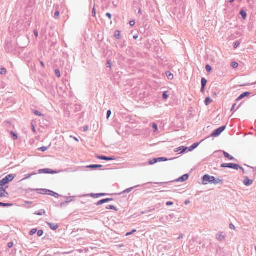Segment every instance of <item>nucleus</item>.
Listing matches in <instances>:
<instances>
[{"mask_svg":"<svg viewBox=\"0 0 256 256\" xmlns=\"http://www.w3.org/2000/svg\"><path fill=\"white\" fill-rule=\"evenodd\" d=\"M16 176L14 174H10L0 180V186H3L6 184L12 182L15 178Z\"/></svg>","mask_w":256,"mask_h":256,"instance_id":"f257e3e1","label":"nucleus"},{"mask_svg":"<svg viewBox=\"0 0 256 256\" xmlns=\"http://www.w3.org/2000/svg\"><path fill=\"white\" fill-rule=\"evenodd\" d=\"M226 238L223 232H218L216 235V238L220 242L223 241Z\"/></svg>","mask_w":256,"mask_h":256,"instance_id":"1a4fd4ad","label":"nucleus"},{"mask_svg":"<svg viewBox=\"0 0 256 256\" xmlns=\"http://www.w3.org/2000/svg\"><path fill=\"white\" fill-rule=\"evenodd\" d=\"M136 230H132L131 232H128L126 234V236H130V235H131L132 234H133L134 232H136Z\"/></svg>","mask_w":256,"mask_h":256,"instance_id":"09e8293b","label":"nucleus"},{"mask_svg":"<svg viewBox=\"0 0 256 256\" xmlns=\"http://www.w3.org/2000/svg\"><path fill=\"white\" fill-rule=\"evenodd\" d=\"M200 144L199 142H195L192 144L190 147L188 148V150L189 152H192L195 148H196Z\"/></svg>","mask_w":256,"mask_h":256,"instance_id":"2eb2a0df","label":"nucleus"},{"mask_svg":"<svg viewBox=\"0 0 256 256\" xmlns=\"http://www.w3.org/2000/svg\"><path fill=\"white\" fill-rule=\"evenodd\" d=\"M37 232V235L38 236H41L44 234V231L42 230H38Z\"/></svg>","mask_w":256,"mask_h":256,"instance_id":"ea45409f","label":"nucleus"},{"mask_svg":"<svg viewBox=\"0 0 256 256\" xmlns=\"http://www.w3.org/2000/svg\"><path fill=\"white\" fill-rule=\"evenodd\" d=\"M214 180V177L208 174H205L202 177V182L203 184H207L208 183L213 184Z\"/></svg>","mask_w":256,"mask_h":256,"instance_id":"f03ea898","label":"nucleus"},{"mask_svg":"<svg viewBox=\"0 0 256 256\" xmlns=\"http://www.w3.org/2000/svg\"><path fill=\"white\" fill-rule=\"evenodd\" d=\"M106 210H114L116 211L118 210L117 208L114 206H112V205L107 206L106 207Z\"/></svg>","mask_w":256,"mask_h":256,"instance_id":"c85d7f7f","label":"nucleus"},{"mask_svg":"<svg viewBox=\"0 0 256 256\" xmlns=\"http://www.w3.org/2000/svg\"><path fill=\"white\" fill-rule=\"evenodd\" d=\"M130 26H134L135 24L134 20H130Z\"/></svg>","mask_w":256,"mask_h":256,"instance_id":"4d7b16f0","label":"nucleus"},{"mask_svg":"<svg viewBox=\"0 0 256 256\" xmlns=\"http://www.w3.org/2000/svg\"><path fill=\"white\" fill-rule=\"evenodd\" d=\"M188 177H189L188 174H185L181 176L178 179H177L175 181L177 182H184L186 180H188Z\"/></svg>","mask_w":256,"mask_h":256,"instance_id":"0eeeda50","label":"nucleus"},{"mask_svg":"<svg viewBox=\"0 0 256 256\" xmlns=\"http://www.w3.org/2000/svg\"><path fill=\"white\" fill-rule=\"evenodd\" d=\"M8 186H6L5 188H4L3 186H0V192H5L6 189L8 188Z\"/></svg>","mask_w":256,"mask_h":256,"instance_id":"a18cd8bd","label":"nucleus"},{"mask_svg":"<svg viewBox=\"0 0 256 256\" xmlns=\"http://www.w3.org/2000/svg\"><path fill=\"white\" fill-rule=\"evenodd\" d=\"M60 12L59 11L57 10L54 12V18H56L59 16Z\"/></svg>","mask_w":256,"mask_h":256,"instance_id":"8fccbe9b","label":"nucleus"},{"mask_svg":"<svg viewBox=\"0 0 256 256\" xmlns=\"http://www.w3.org/2000/svg\"><path fill=\"white\" fill-rule=\"evenodd\" d=\"M37 229L36 228H33L32 229L30 232V236H32L34 235V234H35L36 232H37Z\"/></svg>","mask_w":256,"mask_h":256,"instance_id":"c9c22d12","label":"nucleus"},{"mask_svg":"<svg viewBox=\"0 0 256 256\" xmlns=\"http://www.w3.org/2000/svg\"><path fill=\"white\" fill-rule=\"evenodd\" d=\"M114 36L116 38L120 39V32L119 30L115 31Z\"/></svg>","mask_w":256,"mask_h":256,"instance_id":"cd10ccee","label":"nucleus"},{"mask_svg":"<svg viewBox=\"0 0 256 256\" xmlns=\"http://www.w3.org/2000/svg\"><path fill=\"white\" fill-rule=\"evenodd\" d=\"M240 14L242 16L244 20H245L246 18L247 14L246 12L244 10H240Z\"/></svg>","mask_w":256,"mask_h":256,"instance_id":"a878e982","label":"nucleus"},{"mask_svg":"<svg viewBox=\"0 0 256 256\" xmlns=\"http://www.w3.org/2000/svg\"><path fill=\"white\" fill-rule=\"evenodd\" d=\"M111 66H112V65H111L110 60H109L108 61V62L106 63V67L107 68H111Z\"/></svg>","mask_w":256,"mask_h":256,"instance_id":"3c124183","label":"nucleus"},{"mask_svg":"<svg viewBox=\"0 0 256 256\" xmlns=\"http://www.w3.org/2000/svg\"><path fill=\"white\" fill-rule=\"evenodd\" d=\"M48 192V195L53 196L55 198H58L60 196V195L58 193L54 192L52 190H49V191Z\"/></svg>","mask_w":256,"mask_h":256,"instance_id":"a211bd4d","label":"nucleus"},{"mask_svg":"<svg viewBox=\"0 0 256 256\" xmlns=\"http://www.w3.org/2000/svg\"><path fill=\"white\" fill-rule=\"evenodd\" d=\"M250 94V92H244L242 94L237 98L236 100L237 101L240 100H242V98H245L246 96H248Z\"/></svg>","mask_w":256,"mask_h":256,"instance_id":"f8f14e48","label":"nucleus"},{"mask_svg":"<svg viewBox=\"0 0 256 256\" xmlns=\"http://www.w3.org/2000/svg\"><path fill=\"white\" fill-rule=\"evenodd\" d=\"M12 205H13V204H10V203H3V202H0V206L8 207V206H11Z\"/></svg>","mask_w":256,"mask_h":256,"instance_id":"393cba45","label":"nucleus"},{"mask_svg":"<svg viewBox=\"0 0 256 256\" xmlns=\"http://www.w3.org/2000/svg\"><path fill=\"white\" fill-rule=\"evenodd\" d=\"M188 147H186V146H180L178 148H176V149L175 152H178L180 150H181V152H180V154H182V153L188 150Z\"/></svg>","mask_w":256,"mask_h":256,"instance_id":"4468645a","label":"nucleus"},{"mask_svg":"<svg viewBox=\"0 0 256 256\" xmlns=\"http://www.w3.org/2000/svg\"><path fill=\"white\" fill-rule=\"evenodd\" d=\"M157 160L158 162H166L168 160V159L166 158H158Z\"/></svg>","mask_w":256,"mask_h":256,"instance_id":"72a5a7b5","label":"nucleus"},{"mask_svg":"<svg viewBox=\"0 0 256 256\" xmlns=\"http://www.w3.org/2000/svg\"><path fill=\"white\" fill-rule=\"evenodd\" d=\"M46 214V211L44 210H40L36 212L34 214L38 216H42Z\"/></svg>","mask_w":256,"mask_h":256,"instance_id":"412c9836","label":"nucleus"},{"mask_svg":"<svg viewBox=\"0 0 256 256\" xmlns=\"http://www.w3.org/2000/svg\"><path fill=\"white\" fill-rule=\"evenodd\" d=\"M158 160H157V158H154V159L152 160H150L149 161V164H154L158 162Z\"/></svg>","mask_w":256,"mask_h":256,"instance_id":"2f4dec72","label":"nucleus"},{"mask_svg":"<svg viewBox=\"0 0 256 256\" xmlns=\"http://www.w3.org/2000/svg\"><path fill=\"white\" fill-rule=\"evenodd\" d=\"M40 63L41 66L43 68H44L45 66L44 64V62H43L41 61Z\"/></svg>","mask_w":256,"mask_h":256,"instance_id":"774afa93","label":"nucleus"},{"mask_svg":"<svg viewBox=\"0 0 256 256\" xmlns=\"http://www.w3.org/2000/svg\"><path fill=\"white\" fill-rule=\"evenodd\" d=\"M174 204L173 202H170V201H169V202H166V205L167 206H172Z\"/></svg>","mask_w":256,"mask_h":256,"instance_id":"864d4df0","label":"nucleus"},{"mask_svg":"<svg viewBox=\"0 0 256 256\" xmlns=\"http://www.w3.org/2000/svg\"><path fill=\"white\" fill-rule=\"evenodd\" d=\"M204 90H205V87L203 88L202 86L200 91L203 92H204Z\"/></svg>","mask_w":256,"mask_h":256,"instance_id":"338daca9","label":"nucleus"},{"mask_svg":"<svg viewBox=\"0 0 256 256\" xmlns=\"http://www.w3.org/2000/svg\"><path fill=\"white\" fill-rule=\"evenodd\" d=\"M190 203V201L189 200H186L185 202H184V204L186 205H188V204H189Z\"/></svg>","mask_w":256,"mask_h":256,"instance_id":"69168bd1","label":"nucleus"},{"mask_svg":"<svg viewBox=\"0 0 256 256\" xmlns=\"http://www.w3.org/2000/svg\"><path fill=\"white\" fill-rule=\"evenodd\" d=\"M223 154H224V157L228 158V160H235L234 158L232 156H230L228 152H226L224 151H223Z\"/></svg>","mask_w":256,"mask_h":256,"instance_id":"dca6fc26","label":"nucleus"},{"mask_svg":"<svg viewBox=\"0 0 256 256\" xmlns=\"http://www.w3.org/2000/svg\"><path fill=\"white\" fill-rule=\"evenodd\" d=\"M14 246V244L12 242H10L8 243V246L9 248H11L13 246Z\"/></svg>","mask_w":256,"mask_h":256,"instance_id":"603ef678","label":"nucleus"},{"mask_svg":"<svg viewBox=\"0 0 256 256\" xmlns=\"http://www.w3.org/2000/svg\"><path fill=\"white\" fill-rule=\"evenodd\" d=\"M240 44V42L239 41H236L235 42L234 44V48H236Z\"/></svg>","mask_w":256,"mask_h":256,"instance_id":"37998d69","label":"nucleus"},{"mask_svg":"<svg viewBox=\"0 0 256 256\" xmlns=\"http://www.w3.org/2000/svg\"><path fill=\"white\" fill-rule=\"evenodd\" d=\"M102 167V165L100 164H91L88 166V168H101Z\"/></svg>","mask_w":256,"mask_h":256,"instance_id":"5701e85b","label":"nucleus"},{"mask_svg":"<svg viewBox=\"0 0 256 256\" xmlns=\"http://www.w3.org/2000/svg\"><path fill=\"white\" fill-rule=\"evenodd\" d=\"M46 224L48 226L53 230H57L58 227V224H53L52 222H47Z\"/></svg>","mask_w":256,"mask_h":256,"instance_id":"9d476101","label":"nucleus"},{"mask_svg":"<svg viewBox=\"0 0 256 256\" xmlns=\"http://www.w3.org/2000/svg\"><path fill=\"white\" fill-rule=\"evenodd\" d=\"M106 16H108V18L109 19H111L112 18V14H110V13H106Z\"/></svg>","mask_w":256,"mask_h":256,"instance_id":"bf43d9fd","label":"nucleus"},{"mask_svg":"<svg viewBox=\"0 0 256 256\" xmlns=\"http://www.w3.org/2000/svg\"><path fill=\"white\" fill-rule=\"evenodd\" d=\"M152 127L154 129V132H156L158 129L157 124L156 123H153Z\"/></svg>","mask_w":256,"mask_h":256,"instance_id":"c03bdc74","label":"nucleus"},{"mask_svg":"<svg viewBox=\"0 0 256 256\" xmlns=\"http://www.w3.org/2000/svg\"><path fill=\"white\" fill-rule=\"evenodd\" d=\"M88 128H89L88 126H84V131L86 132L88 130Z\"/></svg>","mask_w":256,"mask_h":256,"instance_id":"13d9d810","label":"nucleus"},{"mask_svg":"<svg viewBox=\"0 0 256 256\" xmlns=\"http://www.w3.org/2000/svg\"><path fill=\"white\" fill-rule=\"evenodd\" d=\"M92 16L94 17H95L96 16V10L95 6H94V8L92 9Z\"/></svg>","mask_w":256,"mask_h":256,"instance_id":"49530a36","label":"nucleus"},{"mask_svg":"<svg viewBox=\"0 0 256 256\" xmlns=\"http://www.w3.org/2000/svg\"><path fill=\"white\" fill-rule=\"evenodd\" d=\"M55 74H56V76L58 77V78H60L61 75H60V71L58 69H56L55 70Z\"/></svg>","mask_w":256,"mask_h":256,"instance_id":"4c0bfd02","label":"nucleus"},{"mask_svg":"<svg viewBox=\"0 0 256 256\" xmlns=\"http://www.w3.org/2000/svg\"><path fill=\"white\" fill-rule=\"evenodd\" d=\"M226 125L220 126L218 128L215 130L211 134V136L212 137H217L219 136L222 132L226 128Z\"/></svg>","mask_w":256,"mask_h":256,"instance_id":"7ed1b4c3","label":"nucleus"},{"mask_svg":"<svg viewBox=\"0 0 256 256\" xmlns=\"http://www.w3.org/2000/svg\"><path fill=\"white\" fill-rule=\"evenodd\" d=\"M238 64L236 62H232V66L234 68H237L238 67Z\"/></svg>","mask_w":256,"mask_h":256,"instance_id":"58836bf2","label":"nucleus"},{"mask_svg":"<svg viewBox=\"0 0 256 256\" xmlns=\"http://www.w3.org/2000/svg\"><path fill=\"white\" fill-rule=\"evenodd\" d=\"M37 191H38V193L42 194H48V192L49 191V190L47 189H37Z\"/></svg>","mask_w":256,"mask_h":256,"instance_id":"f3484780","label":"nucleus"},{"mask_svg":"<svg viewBox=\"0 0 256 256\" xmlns=\"http://www.w3.org/2000/svg\"><path fill=\"white\" fill-rule=\"evenodd\" d=\"M230 228H231L232 230H234L235 229V226H234L232 224H230Z\"/></svg>","mask_w":256,"mask_h":256,"instance_id":"052dcab7","label":"nucleus"},{"mask_svg":"<svg viewBox=\"0 0 256 256\" xmlns=\"http://www.w3.org/2000/svg\"><path fill=\"white\" fill-rule=\"evenodd\" d=\"M223 180H220V179H219V178H217L216 179L215 178H214V180L213 182V184H223Z\"/></svg>","mask_w":256,"mask_h":256,"instance_id":"b1692460","label":"nucleus"},{"mask_svg":"<svg viewBox=\"0 0 256 256\" xmlns=\"http://www.w3.org/2000/svg\"><path fill=\"white\" fill-rule=\"evenodd\" d=\"M206 69L208 72H210L212 71V68L210 66L207 64L206 66Z\"/></svg>","mask_w":256,"mask_h":256,"instance_id":"e433bc0d","label":"nucleus"},{"mask_svg":"<svg viewBox=\"0 0 256 256\" xmlns=\"http://www.w3.org/2000/svg\"><path fill=\"white\" fill-rule=\"evenodd\" d=\"M11 135L14 140H16L18 138V135L13 132H11Z\"/></svg>","mask_w":256,"mask_h":256,"instance_id":"79ce46f5","label":"nucleus"},{"mask_svg":"<svg viewBox=\"0 0 256 256\" xmlns=\"http://www.w3.org/2000/svg\"><path fill=\"white\" fill-rule=\"evenodd\" d=\"M212 100L209 97L206 98L204 100V104L206 106L209 105L210 103H212Z\"/></svg>","mask_w":256,"mask_h":256,"instance_id":"4be33fe9","label":"nucleus"},{"mask_svg":"<svg viewBox=\"0 0 256 256\" xmlns=\"http://www.w3.org/2000/svg\"><path fill=\"white\" fill-rule=\"evenodd\" d=\"M50 144L48 146H42L40 148H38V150L42 152H44L48 150V148L50 147Z\"/></svg>","mask_w":256,"mask_h":256,"instance_id":"bb28decb","label":"nucleus"},{"mask_svg":"<svg viewBox=\"0 0 256 256\" xmlns=\"http://www.w3.org/2000/svg\"><path fill=\"white\" fill-rule=\"evenodd\" d=\"M98 158L99 160H116L114 156H98Z\"/></svg>","mask_w":256,"mask_h":256,"instance_id":"423d86ee","label":"nucleus"},{"mask_svg":"<svg viewBox=\"0 0 256 256\" xmlns=\"http://www.w3.org/2000/svg\"><path fill=\"white\" fill-rule=\"evenodd\" d=\"M112 200H113V198H107L102 199V200H99L96 204V206H100V205L102 204H104V203L112 201Z\"/></svg>","mask_w":256,"mask_h":256,"instance_id":"6e6552de","label":"nucleus"},{"mask_svg":"<svg viewBox=\"0 0 256 256\" xmlns=\"http://www.w3.org/2000/svg\"><path fill=\"white\" fill-rule=\"evenodd\" d=\"M139 186H140L139 185H138V186H136L134 187L128 188L126 189V190H124L123 192L120 194H125V193H128V192H130L132 189H134L135 188L138 187Z\"/></svg>","mask_w":256,"mask_h":256,"instance_id":"aec40b11","label":"nucleus"},{"mask_svg":"<svg viewBox=\"0 0 256 256\" xmlns=\"http://www.w3.org/2000/svg\"><path fill=\"white\" fill-rule=\"evenodd\" d=\"M168 97V95L166 92H164L162 94V98L164 100H166Z\"/></svg>","mask_w":256,"mask_h":256,"instance_id":"f704fd0d","label":"nucleus"},{"mask_svg":"<svg viewBox=\"0 0 256 256\" xmlns=\"http://www.w3.org/2000/svg\"><path fill=\"white\" fill-rule=\"evenodd\" d=\"M236 104H234L232 105V108H231V110H230L231 112H232V111L234 110V109L235 106H236Z\"/></svg>","mask_w":256,"mask_h":256,"instance_id":"e2e57ef3","label":"nucleus"},{"mask_svg":"<svg viewBox=\"0 0 256 256\" xmlns=\"http://www.w3.org/2000/svg\"><path fill=\"white\" fill-rule=\"evenodd\" d=\"M34 34L36 38L38 36V32L37 30H34Z\"/></svg>","mask_w":256,"mask_h":256,"instance_id":"6e6d98bb","label":"nucleus"},{"mask_svg":"<svg viewBox=\"0 0 256 256\" xmlns=\"http://www.w3.org/2000/svg\"><path fill=\"white\" fill-rule=\"evenodd\" d=\"M6 74V70L4 68H0V74L2 75H5Z\"/></svg>","mask_w":256,"mask_h":256,"instance_id":"473e14b6","label":"nucleus"},{"mask_svg":"<svg viewBox=\"0 0 256 256\" xmlns=\"http://www.w3.org/2000/svg\"><path fill=\"white\" fill-rule=\"evenodd\" d=\"M57 172L50 168H44L40 169L38 170V174H56Z\"/></svg>","mask_w":256,"mask_h":256,"instance_id":"39448f33","label":"nucleus"},{"mask_svg":"<svg viewBox=\"0 0 256 256\" xmlns=\"http://www.w3.org/2000/svg\"><path fill=\"white\" fill-rule=\"evenodd\" d=\"M166 76L168 77V78L169 79V80H172L173 78H174V76L172 74H171V72H166Z\"/></svg>","mask_w":256,"mask_h":256,"instance_id":"c756f323","label":"nucleus"},{"mask_svg":"<svg viewBox=\"0 0 256 256\" xmlns=\"http://www.w3.org/2000/svg\"><path fill=\"white\" fill-rule=\"evenodd\" d=\"M111 114H112V112H111L110 110H108L107 113H106L107 118H110V116L111 115Z\"/></svg>","mask_w":256,"mask_h":256,"instance_id":"de8ad7c7","label":"nucleus"},{"mask_svg":"<svg viewBox=\"0 0 256 256\" xmlns=\"http://www.w3.org/2000/svg\"><path fill=\"white\" fill-rule=\"evenodd\" d=\"M106 194H104V193H100V194H92L91 196L94 198H98L100 196H104Z\"/></svg>","mask_w":256,"mask_h":256,"instance_id":"6ab92c4d","label":"nucleus"},{"mask_svg":"<svg viewBox=\"0 0 256 256\" xmlns=\"http://www.w3.org/2000/svg\"><path fill=\"white\" fill-rule=\"evenodd\" d=\"M207 83V80L205 78H202L201 80L202 86L206 87Z\"/></svg>","mask_w":256,"mask_h":256,"instance_id":"7c9ffc66","label":"nucleus"},{"mask_svg":"<svg viewBox=\"0 0 256 256\" xmlns=\"http://www.w3.org/2000/svg\"><path fill=\"white\" fill-rule=\"evenodd\" d=\"M33 112L36 116H42V113L39 112L38 110H34L33 111Z\"/></svg>","mask_w":256,"mask_h":256,"instance_id":"a19ab883","label":"nucleus"},{"mask_svg":"<svg viewBox=\"0 0 256 256\" xmlns=\"http://www.w3.org/2000/svg\"><path fill=\"white\" fill-rule=\"evenodd\" d=\"M148 210H145V211L141 212H140V214L142 215V214H148Z\"/></svg>","mask_w":256,"mask_h":256,"instance_id":"680f3d73","label":"nucleus"},{"mask_svg":"<svg viewBox=\"0 0 256 256\" xmlns=\"http://www.w3.org/2000/svg\"><path fill=\"white\" fill-rule=\"evenodd\" d=\"M66 199H70V200H66L64 202H62L60 204V207H63V206H65L66 205L68 204L70 202L73 201V198H74L73 196L66 197Z\"/></svg>","mask_w":256,"mask_h":256,"instance_id":"ddd939ff","label":"nucleus"},{"mask_svg":"<svg viewBox=\"0 0 256 256\" xmlns=\"http://www.w3.org/2000/svg\"><path fill=\"white\" fill-rule=\"evenodd\" d=\"M253 180H250L248 177L244 178V184L246 186H250L252 184Z\"/></svg>","mask_w":256,"mask_h":256,"instance_id":"9b49d317","label":"nucleus"},{"mask_svg":"<svg viewBox=\"0 0 256 256\" xmlns=\"http://www.w3.org/2000/svg\"><path fill=\"white\" fill-rule=\"evenodd\" d=\"M170 182H154V184H158L160 186H162L163 184H168Z\"/></svg>","mask_w":256,"mask_h":256,"instance_id":"5fc2aeb1","label":"nucleus"},{"mask_svg":"<svg viewBox=\"0 0 256 256\" xmlns=\"http://www.w3.org/2000/svg\"><path fill=\"white\" fill-rule=\"evenodd\" d=\"M220 167L222 168H228L236 170H238V168H240V166L238 164L233 163L222 164L220 165Z\"/></svg>","mask_w":256,"mask_h":256,"instance_id":"20e7f679","label":"nucleus"},{"mask_svg":"<svg viewBox=\"0 0 256 256\" xmlns=\"http://www.w3.org/2000/svg\"><path fill=\"white\" fill-rule=\"evenodd\" d=\"M6 195H4V192H0V198H3L5 197Z\"/></svg>","mask_w":256,"mask_h":256,"instance_id":"0e129e2a","label":"nucleus"}]
</instances>
